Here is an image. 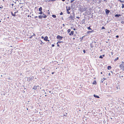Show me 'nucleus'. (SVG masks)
I'll list each match as a JSON object with an SVG mask.
<instances>
[{
  "instance_id": "nucleus-59",
  "label": "nucleus",
  "mask_w": 124,
  "mask_h": 124,
  "mask_svg": "<svg viewBox=\"0 0 124 124\" xmlns=\"http://www.w3.org/2000/svg\"><path fill=\"white\" fill-rule=\"evenodd\" d=\"M43 15H42V16H44V14L43 13Z\"/></svg>"
},
{
  "instance_id": "nucleus-35",
  "label": "nucleus",
  "mask_w": 124,
  "mask_h": 124,
  "mask_svg": "<svg viewBox=\"0 0 124 124\" xmlns=\"http://www.w3.org/2000/svg\"><path fill=\"white\" fill-rule=\"evenodd\" d=\"M121 23L122 24H123L124 23V21H122Z\"/></svg>"
},
{
  "instance_id": "nucleus-27",
  "label": "nucleus",
  "mask_w": 124,
  "mask_h": 124,
  "mask_svg": "<svg viewBox=\"0 0 124 124\" xmlns=\"http://www.w3.org/2000/svg\"><path fill=\"white\" fill-rule=\"evenodd\" d=\"M90 46L92 48L93 47V45L92 44H90Z\"/></svg>"
},
{
  "instance_id": "nucleus-40",
  "label": "nucleus",
  "mask_w": 124,
  "mask_h": 124,
  "mask_svg": "<svg viewBox=\"0 0 124 124\" xmlns=\"http://www.w3.org/2000/svg\"><path fill=\"white\" fill-rule=\"evenodd\" d=\"M54 44H52V47H54Z\"/></svg>"
},
{
  "instance_id": "nucleus-13",
  "label": "nucleus",
  "mask_w": 124,
  "mask_h": 124,
  "mask_svg": "<svg viewBox=\"0 0 124 124\" xmlns=\"http://www.w3.org/2000/svg\"><path fill=\"white\" fill-rule=\"evenodd\" d=\"M120 16L121 15H120V14H116L115 15V17H117L118 18L119 17V16Z\"/></svg>"
},
{
  "instance_id": "nucleus-41",
  "label": "nucleus",
  "mask_w": 124,
  "mask_h": 124,
  "mask_svg": "<svg viewBox=\"0 0 124 124\" xmlns=\"http://www.w3.org/2000/svg\"><path fill=\"white\" fill-rule=\"evenodd\" d=\"M116 38H118L119 37V36L118 35H116Z\"/></svg>"
},
{
  "instance_id": "nucleus-21",
  "label": "nucleus",
  "mask_w": 124,
  "mask_h": 124,
  "mask_svg": "<svg viewBox=\"0 0 124 124\" xmlns=\"http://www.w3.org/2000/svg\"><path fill=\"white\" fill-rule=\"evenodd\" d=\"M52 16L54 18H55L56 17V16L55 15H52Z\"/></svg>"
},
{
  "instance_id": "nucleus-4",
  "label": "nucleus",
  "mask_w": 124,
  "mask_h": 124,
  "mask_svg": "<svg viewBox=\"0 0 124 124\" xmlns=\"http://www.w3.org/2000/svg\"><path fill=\"white\" fill-rule=\"evenodd\" d=\"M27 80L28 82L32 80L34 78V77L33 76H31L27 78Z\"/></svg>"
},
{
  "instance_id": "nucleus-6",
  "label": "nucleus",
  "mask_w": 124,
  "mask_h": 124,
  "mask_svg": "<svg viewBox=\"0 0 124 124\" xmlns=\"http://www.w3.org/2000/svg\"><path fill=\"white\" fill-rule=\"evenodd\" d=\"M109 12L110 11L109 10H108L107 9L105 10V12L106 15H108Z\"/></svg>"
},
{
  "instance_id": "nucleus-54",
  "label": "nucleus",
  "mask_w": 124,
  "mask_h": 124,
  "mask_svg": "<svg viewBox=\"0 0 124 124\" xmlns=\"http://www.w3.org/2000/svg\"><path fill=\"white\" fill-rule=\"evenodd\" d=\"M29 16H30V17H31V16H30L29 15H28L27 16V17H29Z\"/></svg>"
},
{
  "instance_id": "nucleus-24",
  "label": "nucleus",
  "mask_w": 124,
  "mask_h": 124,
  "mask_svg": "<svg viewBox=\"0 0 124 124\" xmlns=\"http://www.w3.org/2000/svg\"><path fill=\"white\" fill-rule=\"evenodd\" d=\"M118 1L121 2V3H124V1H122L121 0H118Z\"/></svg>"
},
{
  "instance_id": "nucleus-48",
  "label": "nucleus",
  "mask_w": 124,
  "mask_h": 124,
  "mask_svg": "<svg viewBox=\"0 0 124 124\" xmlns=\"http://www.w3.org/2000/svg\"><path fill=\"white\" fill-rule=\"evenodd\" d=\"M108 76H110V73H109L108 74Z\"/></svg>"
},
{
  "instance_id": "nucleus-63",
  "label": "nucleus",
  "mask_w": 124,
  "mask_h": 124,
  "mask_svg": "<svg viewBox=\"0 0 124 124\" xmlns=\"http://www.w3.org/2000/svg\"><path fill=\"white\" fill-rule=\"evenodd\" d=\"M23 7V6H22V7H20V8H22V7Z\"/></svg>"
},
{
  "instance_id": "nucleus-33",
  "label": "nucleus",
  "mask_w": 124,
  "mask_h": 124,
  "mask_svg": "<svg viewBox=\"0 0 124 124\" xmlns=\"http://www.w3.org/2000/svg\"><path fill=\"white\" fill-rule=\"evenodd\" d=\"M3 8V6H2V5H1L0 6V8Z\"/></svg>"
},
{
  "instance_id": "nucleus-47",
  "label": "nucleus",
  "mask_w": 124,
  "mask_h": 124,
  "mask_svg": "<svg viewBox=\"0 0 124 124\" xmlns=\"http://www.w3.org/2000/svg\"><path fill=\"white\" fill-rule=\"evenodd\" d=\"M102 57H104L105 56V55L104 54H103V55H102Z\"/></svg>"
},
{
  "instance_id": "nucleus-43",
  "label": "nucleus",
  "mask_w": 124,
  "mask_h": 124,
  "mask_svg": "<svg viewBox=\"0 0 124 124\" xmlns=\"http://www.w3.org/2000/svg\"><path fill=\"white\" fill-rule=\"evenodd\" d=\"M43 43V42L42 41H41V43H40V44H42Z\"/></svg>"
},
{
  "instance_id": "nucleus-52",
  "label": "nucleus",
  "mask_w": 124,
  "mask_h": 124,
  "mask_svg": "<svg viewBox=\"0 0 124 124\" xmlns=\"http://www.w3.org/2000/svg\"><path fill=\"white\" fill-rule=\"evenodd\" d=\"M62 25L63 26V27H64V26H65V25H64V24H62Z\"/></svg>"
},
{
  "instance_id": "nucleus-62",
  "label": "nucleus",
  "mask_w": 124,
  "mask_h": 124,
  "mask_svg": "<svg viewBox=\"0 0 124 124\" xmlns=\"http://www.w3.org/2000/svg\"><path fill=\"white\" fill-rule=\"evenodd\" d=\"M47 41H48V42H49V40H48Z\"/></svg>"
},
{
  "instance_id": "nucleus-64",
  "label": "nucleus",
  "mask_w": 124,
  "mask_h": 124,
  "mask_svg": "<svg viewBox=\"0 0 124 124\" xmlns=\"http://www.w3.org/2000/svg\"><path fill=\"white\" fill-rule=\"evenodd\" d=\"M8 18H9V17H7Z\"/></svg>"
},
{
  "instance_id": "nucleus-16",
  "label": "nucleus",
  "mask_w": 124,
  "mask_h": 124,
  "mask_svg": "<svg viewBox=\"0 0 124 124\" xmlns=\"http://www.w3.org/2000/svg\"><path fill=\"white\" fill-rule=\"evenodd\" d=\"M42 7H40V8L39 9V11H42Z\"/></svg>"
},
{
  "instance_id": "nucleus-45",
  "label": "nucleus",
  "mask_w": 124,
  "mask_h": 124,
  "mask_svg": "<svg viewBox=\"0 0 124 124\" xmlns=\"http://www.w3.org/2000/svg\"><path fill=\"white\" fill-rule=\"evenodd\" d=\"M41 38H42V39H44V37H43V36H42V37H41Z\"/></svg>"
},
{
  "instance_id": "nucleus-31",
  "label": "nucleus",
  "mask_w": 124,
  "mask_h": 124,
  "mask_svg": "<svg viewBox=\"0 0 124 124\" xmlns=\"http://www.w3.org/2000/svg\"><path fill=\"white\" fill-rule=\"evenodd\" d=\"M60 14V15H62L63 14V13L62 12H61V13Z\"/></svg>"
},
{
  "instance_id": "nucleus-51",
  "label": "nucleus",
  "mask_w": 124,
  "mask_h": 124,
  "mask_svg": "<svg viewBox=\"0 0 124 124\" xmlns=\"http://www.w3.org/2000/svg\"><path fill=\"white\" fill-rule=\"evenodd\" d=\"M38 17L37 16H35V18H37Z\"/></svg>"
},
{
  "instance_id": "nucleus-19",
  "label": "nucleus",
  "mask_w": 124,
  "mask_h": 124,
  "mask_svg": "<svg viewBox=\"0 0 124 124\" xmlns=\"http://www.w3.org/2000/svg\"><path fill=\"white\" fill-rule=\"evenodd\" d=\"M118 59H119V58H118V57H117V58H116L115 59H114V61L115 62H116V61L117 60H118Z\"/></svg>"
},
{
  "instance_id": "nucleus-1",
  "label": "nucleus",
  "mask_w": 124,
  "mask_h": 124,
  "mask_svg": "<svg viewBox=\"0 0 124 124\" xmlns=\"http://www.w3.org/2000/svg\"><path fill=\"white\" fill-rule=\"evenodd\" d=\"M75 13L73 12L71 14L70 16L69 17V19H71L72 20H74L75 18H74L75 17Z\"/></svg>"
},
{
  "instance_id": "nucleus-42",
  "label": "nucleus",
  "mask_w": 124,
  "mask_h": 124,
  "mask_svg": "<svg viewBox=\"0 0 124 124\" xmlns=\"http://www.w3.org/2000/svg\"><path fill=\"white\" fill-rule=\"evenodd\" d=\"M105 29V27H102V29Z\"/></svg>"
},
{
  "instance_id": "nucleus-53",
  "label": "nucleus",
  "mask_w": 124,
  "mask_h": 124,
  "mask_svg": "<svg viewBox=\"0 0 124 124\" xmlns=\"http://www.w3.org/2000/svg\"><path fill=\"white\" fill-rule=\"evenodd\" d=\"M11 5H12V7H13V6L14 5V4H11Z\"/></svg>"
},
{
  "instance_id": "nucleus-49",
  "label": "nucleus",
  "mask_w": 124,
  "mask_h": 124,
  "mask_svg": "<svg viewBox=\"0 0 124 124\" xmlns=\"http://www.w3.org/2000/svg\"><path fill=\"white\" fill-rule=\"evenodd\" d=\"M92 32V31H89L87 32H88V33H89V32Z\"/></svg>"
},
{
  "instance_id": "nucleus-11",
  "label": "nucleus",
  "mask_w": 124,
  "mask_h": 124,
  "mask_svg": "<svg viewBox=\"0 0 124 124\" xmlns=\"http://www.w3.org/2000/svg\"><path fill=\"white\" fill-rule=\"evenodd\" d=\"M37 86L36 85L34 86L33 87L32 89L34 90H36L37 89Z\"/></svg>"
},
{
  "instance_id": "nucleus-25",
  "label": "nucleus",
  "mask_w": 124,
  "mask_h": 124,
  "mask_svg": "<svg viewBox=\"0 0 124 124\" xmlns=\"http://www.w3.org/2000/svg\"><path fill=\"white\" fill-rule=\"evenodd\" d=\"M122 8H124V4H122Z\"/></svg>"
},
{
  "instance_id": "nucleus-22",
  "label": "nucleus",
  "mask_w": 124,
  "mask_h": 124,
  "mask_svg": "<svg viewBox=\"0 0 124 124\" xmlns=\"http://www.w3.org/2000/svg\"><path fill=\"white\" fill-rule=\"evenodd\" d=\"M40 12H39L38 13L39 14H43V12H42V11H40Z\"/></svg>"
},
{
  "instance_id": "nucleus-18",
  "label": "nucleus",
  "mask_w": 124,
  "mask_h": 124,
  "mask_svg": "<svg viewBox=\"0 0 124 124\" xmlns=\"http://www.w3.org/2000/svg\"><path fill=\"white\" fill-rule=\"evenodd\" d=\"M111 68V67L110 66H108L107 67V69L108 70H110V69Z\"/></svg>"
},
{
  "instance_id": "nucleus-14",
  "label": "nucleus",
  "mask_w": 124,
  "mask_h": 124,
  "mask_svg": "<svg viewBox=\"0 0 124 124\" xmlns=\"http://www.w3.org/2000/svg\"><path fill=\"white\" fill-rule=\"evenodd\" d=\"M43 16H42V15H40L39 16V18L40 19H42V18L43 17Z\"/></svg>"
},
{
  "instance_id": "nucleus-44",
  "label": "nucleus",
  "mask_w": 124,
  "mask_h": 124,
  "mask_svg": "<svg viewBox=\"0 0 124 124\" xmlns=\"http://www.w3.org/2000/svg\"><path fill=\"white\" fill-rule=\"evenodd\" d=\"M76 18H78V19H79V18L80 17H78V16H77V17H76Z\"/></svg>"
},
{
  "instance_id": "nucleus-55",
  "label": "nucleus",
  "mask_w": 124,
  "mask_h": 124,
  "mask_svg": "<svg viewBox=\"0 0 124 124\" xmlns=\"http://www.w3.org/2000/svg\"><path fill=\"white\" fill-rule=\"evenodd\" d=\"M33 36H35V34H34V33H33Z\"/></svg>"
},
{
  "instance_id": "nucleus-5",
  "label": "nucleus",
  "mask_w": 124,
  "mask_h": 124,
  "mask_svg": "<svg viewBox=\"0 0 124 124\" xmlns=\"http://www.w3.org/2000/svg\"><path fill=\"white\" fill-rule=\"evenodd\" d=\"M63 38V37L62 36H60L58 35L57 37V39H59L60 40L62 39Z\"/></svg>"
},
{
  "instance_id": "nucleus-9",
  "label": "nucleus",
  "mask_w": 124,
  "mask_h": 124,
  "mask_svg": "<svg viewBox=\"0 0 124 124\" xmlns=\"http://www.w3.org/2000/svg\"><path fill=\"white\" fill-rule=\"evenodd\" d=\"M66 8L67 9V11H69L70 9V7H68L67 6L66 7Z\"/></svg>"
},
{
  "instance_id": "nucleus-3",
  "label": "nucleus",
  "mask_w": 124,
  "mask_h": 124,
  "mask_svg": "<svg viewBox=\"0 0 124 124\" xmlns=\"http://www.w3.org/2000/svg\"><path fill=\"white\" fill-rule=\"evenodd\" d=\"M119 66L121 69L124 70V62H122V63L120 64Z\"/></svg>"
},
{
  "instance_id": "nucleus-28",
  "label": "nucleus",
  "mask_w": 124,
  "mask_h": 124,
  "mask_svg": "<svg viewBox=\"0 0 124 124\" xmlns=\"http://www.w3.org/2000/svg\"><path fill=\"white\" fill-rule=\"evenodd\" d=\"M87 29L89 30H92V29H91L90 28V27H88L87 28Z\"/></svg>"
},
{
  "instance_id": "nucleus-50",
  "label": "nucleus",
  "mask_w": 124,
  "mask_h": 124,
  "mask_svg": "<svg viewBox=\"0 0 124 124\" xmlns=\"http://www.w3.org/2000/svg\"><path fill=\"white\" fill-rule=\"evenodd\" d=\"M73 30H74V31H75L76 30V29L75 28H74L73 29Z\"/></svg>"
},
{
  "instance_id": "nucleus-10",
  "label": "nucleus",
  "mask_w": 124,
  "mask_h": 124,
  "mask_svg": "<svg viewBox=\"0 0 124 124\" xmlns=\"http://www.w3.org/2000/svg\"><path fill=\"white\" fill-rule=\"evenodd\" d=\"M106 79L105 78H103L102 79H101V80L100 81V82L101 83H103V81Z\"/></svg>"
},
{
  "instance_id": "nucleus-61",
  "label": "nucleus",
  "mask_w": 124,
  "mask_h": 124,
  "mask_svg": "<svg viewBox=\"0 0 124 124\" xmlns=\"http://www.w3.org/2000/svg\"><path fill=\"white\" fill-rule=\"evenodd\" d=\"M52 73V74H53L54 73V72H53Z\"/></svg>"
},
{
  "instance_id": "nucleus-29",
  "label": "nucleus",
  "mask_w": 124,
  "mask_h": 124,
  "mask_svg": "<svg viewBox=\"0 0 124 124\" xmlns=\"http://www.w3.org/2000/svg\"><path fill=\"white\" fill-rule=\"evenodd\" d=\"M57 46H60L58 44V42L57 43Z\"/></svg>"
},
{
  "instance_id": "nucleus-7",
  "label": "nucleus",
  "mask_w": 124,
  "mask_h": 124,
  "mask_svg": "<svg viewBox=\"0 0 124 124\" xmlns=\"http://www.w3.org/2000/svg\"><path fill=\"white\" fill-rule=\"evenodd\" d=\"M48 37L46 36L44 38V40L46 41H47Z\"/></svg>"
},
{
  "instance_id": "nucleus-30",
  "label": "nucleus",
  "mask_w": 124,
  "mask_h": 124,
  "mask_svg": "<svg viewBox=\"0 0 124 124\" xmlns=\"http://www.w3.org/2000/svg\"><path fill=\"white\" fill-rule=\"evenodd\" d=\"M99 58H102L103 57H102V55H100L99 57Z\"/></svg>"
},
{
  "instance_id": "nucleus-2",
  "label": "nucleus",
  "mask_w": 124,
  "mask_h": 124,
  "mask_svg": "<svg viewBox=\"0 0 124 124\" xmlns=\"http://www.w3.org/2000/svg\"><path fill=\"white\" fill-rule=\"evenodd\" d=\"M87 9V8L83 6V7H80L79 8V10L80 11L82 12L85 10Z\"/></svg>"
},
{
  "instance_id": "nucleus-37",
  "label": "nucleus",
  "mask_w": 124,
  "mask_h": 124,
  "mask_svg": "<svg viewBox=\"0 0 124 124\" xmlns=\"http://www.w3.org/2000/svg\"><path fill=\"white\" fill-rule=\"evenodd\" d=\"M123 76H120V77L121 78V79H124L123 78Z\"/></svg>"
},
{
  "instance_id": "nucleus-34",
  "label": "nucleus",
  "mask_w": 124,
  "mask_h": 124,
  "mask_svg": "<svg viewBox=\"0 0 124 124\" xmlns=\"http://www.w3.org/2000/svg\"><path fill=\"white\" fill-rule=\"evenodd\" d=\"M74 1V0H71L70 1V3H72Z\"/></svg>"
},
{
  "instance_id": "nucleus-39",
  "label": "nucleus",
  "mask_w": 124,
  "mask_h": 124,
  "mask_svg": "<svg viewBox=\"0 0 124 124\" xmlns=\"http://www.w3.org/2000/svg\"><path fill=\"white\" fill-rule=\"evenodd\" d=\"M83 52L84 53H85V50H83Z\"/></svg>"
},
{
  "instance_id": "nucleus-46",
  "label": "nucleus",
  "mask_w": 124,
  "mask_h": 124,
  "mask_svg": "<svg viewBox=\"0 0 124 124\" xmlns=\"http://www.w3.org/2000/svg\"><path fill=\"white\" fill-rule=\"evenodd\" d=\"M93 43H96V42L95 41H94L93 42H92Z\"/></svg>"
},
{
  "instance_id": "nucleus-60",
  "label": "nucleus",
  "mask_w": 124,
  "mask_h": 124,
  "mask_svg": "<svg viewBox=\"0 0 124 124\" xmlns=\"http://www.w3.org/2000/svg\"><path fill=\"white\" fill-rule=\"evenodd\" d=\"M104 1H106V0H104Z\"/></svg>"
},
{
  "instance_id": "nucleus-38",
  "label": "nucleus",
  "mask_w": 124,
  "mask_h": 124,
  "mask_svg": "<svg viewBox=\"0 0 124 124\" xmlns=\"http://www.w3.org/2000/svg\"><path fill=\"white\" fill-rule=\"evenodd\" d=\"M55 0H50L49 1H55Z\"/></svg>"
},
{
  "instance_id": "nucleus-26",
  "label": "nucleus",
  "mask_w": 124,
  "mask_h": 124,
  "mask_svg": "<svg viewBox=\"0 0 124 124\" xmlns=\"http://www.w3.org/2000/svg\"><path fill=\"white\" fill-rule=\"evenodd\" d=\"M58 42V43H63V42L62 41H59L58 42Z\"/></svg>"
},
{
  "instance_id": "nucleus-20",
  "label": "nucleus",
  "mask_w": 124,
  "mask_h": 124,
  "mask_svg": "<svg viewBox=\"0 0 124 124\" xmlns=\"http://www.w3.org/2000/svg\"><path fill=\"white\" fill-rule=\"evenodd\" d=\"M47 16L45 15L44 14V16H43V17L44 18H46Z\"/></svg>"
},
{
  "instance_id": "nucleus-56",
  "label": "nucleus",
  "mask_w": 124,
  "mask_h": 124,
  "mask_svg": "<svg viewBox=\"0 0 124 124\" xmlns=\"http://www.w3.org/2000/svg\"><path fill=\"white\" fill-rule=\"evenodd\" d=\"M17 12H18V11H17V12H15L14 13V14H16V13Z\"/></svg>"
},
{
  "instance_id": "nucleus-23",
  "label": "nucleus",
  "mask_w": 124,
  "mask_h": 124,
  "mask_svg": "<svg viewBox=\"0 0 124 124\" xmlns=\"http://www.w3.org/2000/svg\"><path fill=\"white\" fill-rule=\"evenodd\" d=\"M71 31V30L70 29H69L67 31L68 32V33H69Z\"/></svg>"
},
{
  "instance_id": "nucleus-57",
  "label": "nucleus",
  "mask_w": 124,
  "mask_h": 124,
  "mask_svg": "<svg viewBox=\"0 0 124 124\" xmlns=\"http://www.w3.org/2000/svg\"><path fill=\"white\" fill-rule=\"evenodd\" d=\"M23 4V3H20V2L19 3V4Z\"/></svg>"
},
{
  "instance_id": "nucleus-58",
  "label": "nucleus",
  "mask_w": 124,
  "mask_h": 124,
  "mask_svg": "<svg viewBox=\"0 0 124 124\" xmlns=\"http://www.w3.org/2000/svg\"><path fill=\"white\" fill-rule=\"evenodd\" d=\"M62 1H64L65 0H62Z\"/></svg>"
},
{
  "instance_id": "nucleus-36",
  "label": "nucleus",
  "mask_w": 124,
  "mask_h": 124,
  "mask_svg": "<svg viewBox=\"0 0 124 124\" xmlns=\"http://www.w3.org/2000/svg\"><path fill=\"white\" fill-rule=\"evenodd\" d=\"M67 11V13L68 14H70V12L69 11Z\"/></svg>"
},
{
  "instance_id": "nucleus-15",
  "label": "nucleus",
  "mask_w": 124,
  "mask_h": 124,
  "mask_svg": "<svg viewBox=\"0 0 124 124\" xmlns=\"http://www.w3.org/2000/svg\"><path fill=\"white\" fill-rule=\"evenodd\" d=\"M93 84L96 85V80H94L93 83Z\"/></svg>"
},
{
  "instance_id": "nucleus-17",
  "label": "nucleus",
  "mask_w": 124,
  "mask_h": 124,
  "mask_svg": "<svg viewBox=\"0 0 124 124\" xmlns=\"http://www.w3.org/2000/svg\"><path fill=\"white\" fill-rule=\"evenodd\" d=\"M11 13L12 15V16H15L16 15L15 14H13L12 12H11Z\"/></svg>"
},
{
  "instance_id": "nucleus-8",
  "label": "nucleus",
  "mask_w": 124,
  "mask_h": 124,
  "mask_svg": "<svg viewBox=\"0 0 124 124\" xmlns=\"http://www.w3.org/2000/svg\"><path fill=\"white\" fill-rule=\"evenodd\" d=\"M73 34L74 31H72L69 34V35L70 36H71L73 35Z\"/></svg>"
},
{
  "instance_id": "nucleus-12",
  "label": "nucleus",
  "mask_w": 124,
  "mask_h": 124,
  "mask_svg": "<svg viewBox=\"0 0 124 124\" xmlns=\"http://www.w3.org/2000/svg\"><path fill=\"white\" fill-rule=\"evenodd\" d=\"M93 96L94 97L96 98H100V97L99 96L96 95L95 94H94Z\"/></svg>"
},
{
  "instance_id": "nucleus-32",
  "label": "nucleus",
  "mask_w": 124,
  "mask_h": 124,
  "mask_svg": "<svg viewBox=\"0 0 124 124\" xmlns=\"http://www.w3.org/2000/svg\"><path fill=\"white\" fill-rule=\"evenodd\" d=\"M33 36V35H31V36L30 37H29V38L30 39H31V38H32V37Z\"/></svg>"
}]
</instances>
